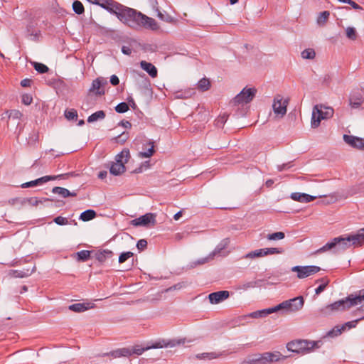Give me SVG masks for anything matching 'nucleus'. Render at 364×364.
<instances>
[{
	"label": "nucleus",
	"mask_w": 364,
	"mask_h": 364,
	"mask_svg": "<svg viewBox=\"0 0 364 364\" xmlns=\"http://www.w3.org/2000/svg\"><path fill=\"white\" fill-rule=\"evenodd\" d=\"M118 18L129 27L134 29L145 28L156 31L159 28L155 19L125 6H123L120 13L118 14Z\"/></svg>",
	"instance_id": "obj_1"
},
{
	"label": "nucleus",
	"mask_w": 364,
	"mask_h": 364,
	"mask_svg": "<svg viewBox=\"0 0 364 364\" xmlns=\"http://www.w3.org/2000/svg\"><path fill=\"white\" fill-rule=\"evenodd\" d=\"M287 358V356L282 355L279 351L265 352L248 356L242 362V364H272L274 362L285 360Z\"/></svg>",
	"instance_id": "obj_2"
},
{
	"label": "nucleus",
	"mask_w": 364,
	"mask_h": 364,
	"mask_svg": "<svg viewBox=\"0 0 364 364\" xmlns=\"http://www.w3.org/2000/svg\"><path fill=\"white\" fill-rule=\"evenodd\" d=\"M319 347L318 342L307 340H296L289 342L287 348L293 353L306 354Z\"/></svg>",
	"instance_id": "obj_3"
},
{
	"label": "nucleus",
	"mask_w": 364,
	"mask_h": 364,
	"mask_svg": "<svg viewBox=\"0 0 364 364\" xmlns=\"http://www.w3.org/2000/svg\"><path fill=\"white\" fill-rule=\"evenodd\" d=\"M360 235L357 232L354 235H349L347 237H338L334 239H338L336 242V250H334V253H338L346 250L349 248L351 245L354 246H361L363 245V242L360 239Z\"/></svg>",
	"instance_id": "obj_4"
},
{
	"label": "nucleus",
	"mask_w": 364,
	"mask_h": 364,
	"mask_svg": "<svg viewBox=\"0 0 364 364\" xmlns=\"http://www.w3.org/2000/svg\"><path fill=\"white\" fill-rule=\"evenodd\" d=\"M130 157L129 149H124L115 157V162H112L109 167V172L114 176H119L123 173L125 170L124 164L128 161Z\"/></svg>",
	"instance_id": "obj_5"
},
{
	"label": "nucleus",
	"mask_w": 364,
	"mask_h": 364,
	"mask_svg": "<svg viewBox=\"0 0 364 364\" xmlns=\"http://www.w3.org/2000/svg\"><path fill=\"white\" fill-rule=\"evenodd\" d=\"M350 308L351 306L349 305V301L348 300L347 296L344 299L335 301L333 304L324 306L320 309V312L323 316H328L332 313L346 311Z\"/></svg>",
	"instance_id": "obj_6"
},
{
	"label": "nucleus",
	"mask_w": 364,
	"mask_h": 364,
	"mask_svg": "<svg viewBox=\"0 0 364 364\" xmlns=\"http://www.w3.org/2000/svg\"><path fill=\"white\" fill-rule=\"evenodd\" d=\"M257 94V89L255 87H245L232 100L234 105L247 104L252 101Z\"/></svg>",
	"instance_id": "obj_7"
},
{
	"label": "nucleus",
	"mask_w": 364,
	"mask_h": 364,
	"mask_svg": "<svg viewBox=\"0 0 364 364\" xmlns=\"http://www.w3.org/2000/svg\"><path fill=\"white\" fill-rule=\"evenodd\" d=\"M304 304L303 296H297L291 299L284 301L277 305V311L286 310L289 311H298L301 310Z\"/></svg>",
	"instance_id": "obj_8"
},
{
	"label": "nucleus",
	"mask_w": 364,
	"mask_h": 364,
	"mask_svg": "<svg viewBox=\"0 0 364 364\" xmlns=\"http://www.w3.org/2000/svg\"><path fill=\"white\" fill-rule=\"evenodd\" d=\"M90 1L100 6L109 13L113 14L118 18V14L120 13L124 5L114 0H89Z\"/></svg>",
	"instance_id": "obj_9"
},
{
	"label": "nucleus",
	"mask_w": 364,
	"mask_h": 364,
	"mask_svg": "<svg viewBox=\"0 0 364 364\" xmlns=\"http://www.w3.org/2000/svg\"><path fill=\"white\" fill-rule=\"evenodd\" d=\"M333 114V109L332 108H328L327 110L323 112L318 109V105H316L312 112L311 127L314 128L318 127L321 119H328L332 117Z\"/></svg>",
	"instance_id": "obj_10"
},
{
	"label": "nucleus",
	"mask_w": 364,
	"mask_h": 364,
	"mask_svg": "<svg viewBox=\"0 0 364 364\" xmlns=\"http://www.w3.org/2000/svg\"><path fill=\"white\" fill-rule=\"evenodd\" d=\"M321 268L318 266H294L291 268V271L297 273V277L299 279L306 278L310 275L318 272Z\"/></svg>",
	"instance_id": "obj_11"
},
{
	"label": "nucleus",
	"mask_w": 364,
	"mask_h": 364,
	"mask_svg": "<svg viewBox=\"0 0 364 364\" xmlns=\"http://www.w3.org/2000/svg\"><path fill=\"white\" fill-rule=\"evenodd\" d=\"M288 101L283 100V97L278 95L274 97L272 109L274 114L279 118H282L287 113Z\"/></svg>",
	"instance_id": "obj_12"
},
{
	"label": "nucleus",
	"mask_w": 364,
	"mask_h": 364,
	"mask_svg": "<svg viewBox=\"0 0 364 364\" xmlns=\"http://www.w3.org/2000/svg\"><path fill=\"white\" fill-rule=\"evenodd\" d=\"M70 175H71V173L60 174V175H58V176H46L41 177L39 178H37V179L31 181L24 183L21 186V187L23 188L34 187L36 186L41 185L44 183L49 181H53L57 178H64L65 176L68 177Z\"/></svg>",
	"instance_id": "obj_13"
},
{
	"label": "nucleus",
	"mask_w": 364,
	"mask_h": 364,
	"mask_svg": "<svg viewBox=\"0 0 364 364\" xmlns=\"http://www.w3.org/2000/svg\"><path fill=\"white\" fill-rule=\"evenodd\" d=\"M107 84V80L106 78L99 77L92 81L89 92H95L97 95H105V91L101 87Z\"/></svg>",
	"instance_id": "obj_14"
},
{
	"label": "nucleus",
	"mask_w": 364,
	"mask_h": 364,
	"mask_svg": "<svg viewBox=\"0 0 364 364\" xmlns=\"http://www.w3.org/2000/svg\"><path fill=\"white\" fill-rule=\"evenodd\" d=\"M132 224L134 226H147L150 223L155 224V215L153 213H146L138 218L132 220Z\"/></svg>",
	"instance_id": "obj_15"
},
{
	"label": "nucleus",
	"mask_w": 364,
	"mask_h": 364,
	"mask_svg": "<svg viewBox=\"0 0 364 364\" xmlns=\"http://www.w3.org/2000/svg\"><path fill=\"white\" fill-rule=\"evenodd\" d=\"M344 141L353 148L364 150V139L358 136L344 134Z\"/></svg>",
	"instance_id": "obj_16"
},
{
	"label": "nucleus",
	"mask_w": 364,
	"mask_h": 364,
	"mask_svg": "<svg viewBox=\"0 0 364 364\" xmlns=\"http://www.w3.org/2000/svg\"><path fill=\"white\" fill-rule=\"evenodd\" d=\"M183 344L184 341L182 340H164L160 339L155 341L150 347L151 348H161L164 347H174L177 345Z\"/></svg>",
	"instance_id": "obj_17"
},
{
	"label": "nucleus",
	"mask_w": 364,
	"mask_h": 364,
	"mask_svg": "<svg viewBox=\"0 0 364 364\" xmlns=\"http://www.w3.org/2000/svg\"><path fill=\"white\" fill-rule=\"evenodd\" d=\"M229 296V291L223 290L210 294L208 295V299L211 304H216L227 299Z\"/></svg>",
	"instance_id": "obj_18"
},
{
	"label": "nucleus",
	"mask_w": 364,
	"mask_h": 364,
	"mask_svg": "<svg viewBox=\"0 0 364 364\" xmlns=\"http://www.w3.org/2000/svg\"><path fill=\"white\" fill-rule=\"evenodd\" d=\"M114 255L109 250H100L93 252V257L101 264L112 258Z\"/></svg>",
	"instance_id": "obj_19"
},
{
	"label": "nucleus",
	"mask_w": 364,
	"mask_h": 364,
	"mask_svg": "<svg viewBox=\"0 0 364 364\" xmlns=\"http://www.w3.org/2000/svg\"><path fill=\"white\" fill-rule=\"evenodd\" d=\"M348 300L349 301V305L351 308L360 304L364 301V289L360 290L357 294H350L348 296Z\"/></svg>",
	"instance_id": "obj_20"
},
{
	"label": "nucleus",
	"mask_w": 364,
	"mask_h": 364,
	"mask_svg": "<svg viewBox=\"0 0 364 364\" xmlns=\"http://www.w3.org/2000/svg\"><path fill=\"white\" fill-rule=\"evenodd\" d=\"M100 356H112L114 358H120V357H129L130 356V352L129 348H119L115 350L105 353L102 355H99Z\"/></svg>",
	"instance_id": "obj_21"
},
{
	"label": "nucleus",
	"mask_w": 364,
	"mask_h": 364,
	"mask_svg": "<svg viewBox=\"0 0 364 364\" xmlns=\"http://www.w3.org/2000/svg\"><path fill=\"white\" fill-rule=\"evenodd\" d=\"M277 311H277V306H275L272 308L264 309L258 310V311L252 312L251 314H250L249 316L251 318H264V317L267 316L269 314H271L272 313H275Z\"/></svg>",
	"instance_id": "obj_22"
},
{
	"label": "nucleus",
	"mask_w": 364,
	"mask_h": 364,
	"mask_svg": "<svg viewBox=\"0 0 364 364\" xmlns=\"http://www.w3.org/2000/svg\"><path fill=\"white\" fill-rule=\"evenodd\" d=\"M290 198L295 201H298V202H301V203H309V202L314 200L317 197L310 196L306 193L296 192V193H292L291 194Z\"/></svg>",
	"instance_id": "obj_23"
},
{
	"label": "nucleus",
	"mask_w": 364,
	"mask_h": 364,
	"mask_svg": "<svg viewBox=\"0 0 364 364\" xmlns=\"http://www.w3.org/2000/svg\"><path fill=\"white\" fill-rule=\"evenodd\" d=\"M141 68L145 70L151 77H156L157 76V69L156 68L151 64V63H148L146 61L142 60L140 63Z\"/></svg>",
	"instance_id": "obj_24"
},
{
	"label": "nucleus",
	"mask_w": 364,
	"mask_h": 364,
	"mask_svg": "<svg viewBox=\"0 0 364 364\" xmlns=\"http://www.w3.org/2000/svg\"><path fill=\"white\" fill-rule=\"evenodd\" d=\"M92 307H93V306L90 305V304H89V303H87V304L86 303H76V304L70 305L68 306V309L72 311L80 313V312H84L86 310H88Z\"/></svg>",
	"instance_id": "obj_25"
},
{
	"label": "nucleus",
	"mask_w": 364,
	"mask_h": 364,
	"mask_svg": "<svg viewBox=\"0 0 364 364\" xmlns=\"http://www.w3.org/2000/svg\"><path fill=\"white\" fill-rule=\"evenodd\" d=\"M263 282L262 279H257L255 281H251L248 282H245L243 284H240L236 287V290H243L246 291L250 288H255L256 287H260L262 283Z\"/></svg>",
	"instance_id": "obj_26"
},
{
	"label": "nucleus",
	"mask_w": 364,
	"mask_h": 364,
	"mask_svg": "<svg viewBox=\"0 0 364 364\" xmlns=\"http://www.w3.org/2000/svg\"><path fill=\"white\" fill-rule=\"evenodd\" d=\"M339 240L338 239H333L331 242H327L325 245H323L322 247L319 248L316 251H315L314 254H321L329 250H332L334 253V250H336V242Z\"/></svg>",
	"instance_id": "obj_27"
},
{
	"label": "nucleus",
	"mask_w": 364,
	"mask_h": 364,
	"mask_svg": "<svg viewBox=\"0 0 364 364\" xmlns=\"http://www.w3.org/2000/svg\"><path fill=\"white\" fill-rule=\"evenodd\" d=\"M52 193L55 194L60 195L63 198H68L70 196H76L77 193L76 192H70L69 190L63 188V187H54L52 189Z\"/></svg>",
	"instance_id": "obj_28"
},
{
	"label": "nucleus",
	"mask_w": 364,
	"mask_h": 364,
	"mask_svg": "<svg viewBox=\"0 0 364 364\" xmlns=\"http://www.w3.org/2000/svg\"><path fill=\"white\" fill-rule=\"evenodd\" d=\"M363 99L360 94L350 95L349 103L352 108L357 109L363 104Z\"/></svg>",
	"instance_id": "obj_29"
},
{
	"label": "nucleus",
	"mask_w": 364,
	"mask_h": 364,
	"mask_svg": "<svg viewBox=\"0 0 364 364\" xmlns=\"http://www.w3.org/2000/svg\"><path fill=\"white\" fill-rule=\"evenodd\" d=\"M97 214L94 210L89 209L84 212H82L80 215V220L82 221H89L94 219L96 217Z\"/></svg>",
	"instance_id": "obj_30"
},
{
	"label": "nucleus",
	"mask_w": 364,
	"mask_h": 364,
	"mask_svg": "<svg viewBox=\"0 0 364 364\" xmlns=\"http://www.w3.org/2000/svg\"><path fill=\"white\" fill-rule=\"evenodd\" d=\"M147 146L149 148H147L146 151L139 152V156L142 158H149L155 152L153 141H149L147 144Z\"/></svg>",
	"instance_id": "obj_31"
},
{
	"label": "nucleus",
	"mask_w": 364,
	"mask_h": 364,
	"mask_svg": "<svg viewBox=\"0 0 364 364\" xmlns=\"http://www.w3.org/2000/svg\"><path fill=\"white\" fill-rule=\"evenodd\" d=\"M105 117V112L102 110L97 111L93 114H92L90 116L87 118V122L89 123H92L94 122H96L99 119H103Z\"/></svg>",
	"instance_id": "obj_32"
},
{
	"label": "nucleus",
	"mask_w": 364,
	"mask_h": 364,
	"mask_svg": "<svg viewBox=\"0 0 364 364\" xmlns=\"http://www.w3.org/2000/svg\"><path fill=\"white\" fill-rule=\"evenodd\" d=\"M230 243V240L229 238H225L223 239L218 245L217 247L215 248V250L213 251V255H216L218 254H220V252L225 249L228 245H229Z\"/></svg>",
	"instance_id": "obj_33"
},
{
	"label": "nucleus",
	"mask_w": 364,
	"mask_h": 364,
	"mask_svg": "<svg viewBox=\"0 0 364 364\" xmlns=\"http://www.w3.org/2000/svg\"><path fill=\"white\" fill-rule=\"evenodd\" d=\"M26 201L32 206H37L39 204H42L43 202L46 201H53V199L48 198H42L41 199H38L36 197H31L26 199Z\"/></svg>",
	"instance_id": "obj_34"
},
{
	"label": "nucleus",
	"mask_w": 364,
	"mask_h": 364,
	"mask_svg": "<svg viewBox=\"0 0 364 364\" xmlns=\"http://www.w3.org/2000/svg\"><path fill=\"white\" fill-rule=\"evenodd\" d=\"M34 269L35 267L33 268L31 271H30L28 269H27L26 270H13L12 275L14 277L18 278L27 277L32 274V272L34 271Z\"/></svg>",
	"instance_id": "obj_35"
},
{
	"label": "nucleus",
	"mask_w": 364,
	"mask_h": 364,
	"mask_svg": "<svg viewBox=\"0 0 364 364\" xmlns=\"http://www.w3.org/2000/svg\"><path fill=\"white\" fill-rule=\"evenodd\" d=\"M210 87V82L207 78H202L197 84V87L199 90L204 92L209 90Z\"/></svg>",
	"instance_id": "obj_36"
},
{
	"label": "nucleus",
	"mask_w": 364,
	"mask_h": 364,
	"mask_svg": "<svg viewBox=\"0 0 364 364\" xmlns=\"http://www.w3.org/2000/svg\"><path fill=\"white\" fill-rule=\"evenodd\" d=\"M93 252H94L89 250H81L77 252V259L82 262H85L91 257V254Z\"/></svg>",
	"instance_id": "obj_37"
},
{
	"label": "nucleus",
	"mask_w": 364,
	"mask_h": 364,
	"mask_svg": "<svg viewBox=\"0 0 364 364\" xmlns=\"http://www.w3.org/2000/svg\"><path fill=\"white\" fill-rule=\"evenodd\" d=\"M221 355H222V353H215V352L203 353H201V354H198L197 355V358H199V359L208 358L209 360H212V359H215V358H219Z\"/></svg>",
	"instance_id": "obj_38"
},
{
	"label": "nucleus",
	"mask_w": 364,
	"mask_h": 364,
	"mask_svg": "<svg viewBox=\"0 0 364 364\" xmlns=\"http://www.w3.org/2000/svg\"><path fill=\"white\" fill-rule=\"evenodd\" d=\"M301 55L304 59L312 60L315 58L316 53L314 49L307 48L301 52Z\"/></svg>",
	"instance_id": "obj_39"
},
{
	"label": "nucleus",
	"mask_w": 364,
	"mask_h": 364,
	"mask_svg": "<svg viewBox=\"0 0 364 364\" xmlns=\"http://www.w3.org/2000/svg\"><path fill=\"white\" fill-rule=\"evenodd\" d=\"M149 349H150L149 346L143 348L139 346H135L132 348H129L130 355H132V354H136L137 355H140L144 351L149 350Z\"/></svg>",
	"instance_id": "obj_40"
},
{
	"label": "nucleus",
	"mask_w": 364,
	"mask_h": 364,
	"mask_svg": "<svg viewBox=\"0 0 364 364\" xmlns=\"http://www.w3.org/2000/svg\"><path fill=\"white\" fill-rule=\"evenodd\" d=\"M32 65L33 66V68H35V70L39 73H46L48 71V68L43 64V63H38V62H33L32 63Z\"/></svg>",
	"instance_id": "obj_41"
},
{
	"label": "nucleus",
	"mask_w": 364,
	"mask_h": 364,
	"mask_svg": "<svg viewBox=\"0 0 364 364\" xmlns=\"http://www.w3.org/2000/svg\"><path fill=\"white\" fill-rule=\"evenodd\" d=\"M228 118V114H223L222 115H220L215 120V126L219 128H223L225 122H227Z\"/></svg>",
	"instance_id": "obj_42"
},
{
	"label": "nucleus",
	"mask_w": 364,
	"mask_h": 364,
	"mask_svg": "<svg viewBox=\"0 0 364 364\" xmlns=\"http://www.w3.org/2000/svg\"><path fill=\"white\" fill-rule=\"evenodd\" d=\"M317 282H323V284H321V285H319L316 289H315V293L316 295H318L320 294L322 291H324V289H326V287H327L328 284V280L326 278H321L320 279H318L316 281Z\"/></svg>",
	"instance_id": "obj_43"
},
{
	"label": "nucleus",
	"mask_w": 364,
	"mask_h": 364,
	"mask_svg": "<svg viewBox=\"0 0 364 364\" xmlns=\"http://www.w3.org/2000/svg\"><path fill=\"white\" fill-rule=\"evenodd\" d=\"M343 331V328L342 327V326H336L327 333V336L329 337H336L341 335Z\"/></svg>",
	"instance_id": "obj_44"
},
{
	"label": "nucleus",
	"mask_w": 364,
	"mask_h": 364,
	"mask_svg": "<svg viewBox=\"0 0 364 364\" xmlns=\"http://www.w3.org/2000/svg\"><path fill=\"white\" fill-rule=\"evenodd\" d=\"M73 9L77 14H82L85 11L82 4L78 0H76L73 2Z\"/></svg>",
	"instance_id": "obj_45"
},
{
	"label": "nucleus",
	"mask_w": 364,
	"mask_h": 364,
	"mask_svg": "<svg viewBox=\"0 0 364 364\" xmlns=\"http://www.w3.org/2000/svg\"><path fill=\"white\" fill-rule=\"evenodd\" d=\"M285 237V234L283 232H277L272 234H268L267 238L269 240H282Z\"/></svg>",
	"instance_id": "obj_46"
},
{
	"label": "nucleus",
	"mask_w": 364,
	"mask_h": 364,
	"mask_svg": "<svg viewBox=\"0 0 364 364\" xmlns=\"http://www.w3.org/2000/svg\"><path fill=\"white\" fill-rule=\"evenodd\" d=\"M329 16H330V12L328 11H324L323 12H321L319 16H318L317 23L320 25L324 24L327 21Z\"/></svg>",
	"instance_id": "obj_47"
},
{
	"label": "nucleus",
	"mask_w": 364,
	"mask_h": 364,
	"mask_svg": "<svg viewBox=\"0 0 364 364\" xmlns=\"http://www.w3.org/2000/svg\"><path fill=\"white\" fill-rule=\"evenodd\" d=\"M129 110V105L127 102H120L115 107L117 113H124Z\"/></svg>",
	"instance_id": "obj_48"
},
{
	"label": "nucleus",
	"mask_w": 364,
	"mask_h": 364,
	"mask_svg": "<svg viewBox=\"0 0 364 364\" xmlns=\"http://www.w3.org/2000/svg\"><path fill=\"white\" fill-rule=\"evenodd\" d=\"M346 36L353 41H355L357 38V33L355 29L353 27H348L346 30Z\"/></svg>",
	"instance_id": "obj_49"
},
{
	"label": "nucleus",
	"mask_w": 364,
	"mask_h": 364,
	"mask_svg": "<svg viewBox=\"0 0 364 364\" xmlns=\"http://www.w3.org/2000/svg\"><path fill=\"white\" fill-rule=\"evenodd\" d=\"M65 117L68 119V120H74V119H77V112L75 109H71L70 110H66L65 112Z\"/></svg>",
	"instance_id": "obj_50"
},
{
	"label": "nucleus",
	"mask_w": 364,
	"mask_h": 364,
	"mask_svg": "<svg viewBox=\"0 0 364 364\" xmlns=\"http://www.w3.org/2000/svg\"><path fill=\"white\" fill-rule=\"evenodd\" d=\"M363 319H364V316H363L360 318L355 319L354 321L345 323L343 325H342V327L343 328V331H345L346 328H348L349 329L352 328H355L356 326L357 323Z\"/></svg>",
	"instance_id": "obj_51"
},
{
	"label": "nucleus",
	"mask_w": 364,
	"mask_h": 364,
	"mask_svg": "<svg viewBox=\"0 0 364 364\" xmlns=\"http://www.w3.org/2000/svg\"><path fill=\"white\" fill-rule=\"evenodd\" d=\"M134 253L132 252H124L120 254L119 257V263L122 264L126 262L129 258L133 257Z\"/></svg>",
	"instance_id": "obj_52"
},
{
	"label": "nucleus",
	"mask_w": 364,
	"mask_h": 364,
	"mask_svg": "<svg viewBox=\"0 0 364 364\" xmlns=\"http://www.w3.org/2000/svg\"><path fill=\"white\" fill-rule=\"evenodd\" d=\"M261 253H262V250H260V249L259 250H256L255 251H252L249 253H247V255H245L244 256V258H246V259H248V258H250V259H253V258H255V257H261Z\"/></svg>",
	"instance_id": "obj_53"
},
{
	"label": "nucleus",
	"mask_w": 364,
	"mask_h": 364,
	"mask_svg": "<svg viewBox=\"0 0 364 364\" xmlns=\"http://www.w3.org/2000/svg\"><path fill=\"white\" fill-rule=\"evenodd\" d=\"M53 221L59 225H65L68 224V220L66 218L58 216L53 219Z\"/></svg>",
	"instance_id": "obj_54"
},
{
	"label": "nucleus",
	"mask_w": 364,
	"mask_h": 364,
	"mask_svg": "<svg viewBox=\"0 0 364 364\" xmlns=\"http://www.w3.org/2000/svg\"><path fill=\"white\" fill-rule=\"evenodd\" d=\"M268 255H274V254H282L284 250L282 247H271L267 248Z\"/></svg>",
	"instance_id": "obj_55"
},
{
	"label": "nucleus",
	"mask_w": 364,
	"mask_h": 364,
	"mask_svg": "<svg viewBox=\"0 0 364 364\" xmlns=\"http://www.w3.org/2000/svg\"><path fill=\"white\" fill-rule=\"evenodd\" d=\"M215 255H213V252L206 257L197 260L195 263L196 264H203L208 262H209L210 259H213Z\"/></svg>",
	"instance_id": "obj_56"
},
{
	"label": "nucleus",
	"mask_w": 364,
	"mask_h": 364,
	"mask_svg": "<svg viewBox=\"0 0 364 364\" xmlns=\"http://www.w3.org/2000/svg\"><path fill=\"white\" fill-rule=\"evenodd\" d=\"M147 246V242L144 239L139 240L136 243V247L139 251L144 250Z\"/></svg>",
	"instance_id": "obj_57"
},
{
	"label": "nucleus",
	"mask_w": 364,
	"mask_h": 364,
	"mask_svg": "<svg viewBox=\"0 0 364 364\" xmlns=\"http://www.w3.org/2000/svg\"><path fill=\"white\" fill-rule=\"evenodd\" d=\"M33 98L30 95L26 94L22 96V102L26 105H29L32 103Z\"/></svg>",
	"instance_id": "obj_58"
},
{
	"label": "nucleus",
	"mask_w": 364,
	"mask_h": 364,
	"mask_svg": "<svg viewBox=\"0 0 364 364\" xmlns=\"http://www.w3.org/2000/svg\"><path fill=\"white\" fill-rule=\"evenodd\" d=\"M22 117V113L18 110H12L9 114V117L14 119H20Z\"/></svg>",
	"instance_id": "obj_59"
},
{
	"label": "nucleus",
	"mask_w": 364,
	"mask_h": 364,
	"mask_svg": "<svg viewBox=\"0 0 364 364\" xmlns=\"http://www.w3.org/2000/svg\"><path fill=\"white\" fill-rule=\"evenodd\" d=\"M110 83L114 86L119 85V77L115 75H112L110 77Z\"/></svg>",
	"instance_id": "obj_60"
},
{
	"label": "nucleus",
	"mask_w": 364,
	"mask_h": 364,
	"mask_svg": "<svg viewBox=\"0 0 364 364\" xmlns=\"http://www.w3.org/2000/svg\"><path fill=\"white\" fill-rule=\"evenodd\" d=\"M132 48L129 47V46H123L122 47V52L124 54V55H131L132 53Z\"/></svg>",
	"instance_id": "obj_61"
},
{
	"label": "nucleus",
	"mask_w": 364,
	"mask_h": 364,
	"mask_svg": "<svg viewBox=\"0 0 364 364\" xmlns=\"http://www.w3.org/2000/svg\"><path fill=\"white\" fill-rule=\"evenodd\" d=\"M31 84V80L28 78L23 79L21 81V85L23 87H30Z\"/></svg>",
	"instance_id": "obj_62"
},
{
	"label": "nucleus",
	"mask_w": 364,
	"mask_h": 364,
	"mask_svg": "<svg viewBox=\"0 0 364 364\" xmlns=\"http://www.w3.org/2000/svg\"><path fill=\"white\" fill-rule=\"evenodd\" d=\"M349 5H350L352 6L353 9H354L355 10H358V11H361L363 10V8L359 5L357 3H355V1L350 0V1L348 3Z\"/></svg>",
	"instance_id": "obj_63"
},
{
	"label": "nucleus",
	"mask_w": 364,
	"mask_h": 364,
	"mask_svg": "<svg viewBox=\"0 0 364 364\" xmlns=\"http://www.w3.org/2000/svg\"><path fill=\"white\" fill-rule=\"evenodd\" d=\"M117 139L119 141L125 142L128 139V133L123 132L122 134L118 136Z\"/></svg>",
	"instance_id": "obj_64"
}]
</instances>
